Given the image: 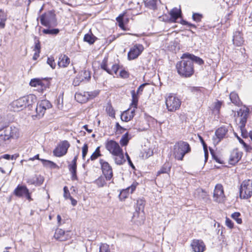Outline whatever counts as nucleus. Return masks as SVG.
<instances>
[{
	"label": "nucleus",
	"instance_id": "f257e3e1",
	"mask_svg": "<svg viewBox=\"0 0 252 252\" xmlns=\"http://www.w3.org/2000/svg\"><path fill=\"white\" fill-rule=\"evenodd\" d=\"M105 147L112 155L113 158L116 164L122 165L126 161L123 150L115 141L113 140L107 141L105 144Z\"/></svg>",
	"mask_w": 252,
	"mask_h": 252
},
{
	"label": "nucleus",
	"instance_id": "f03ea898",
	"mask_svg": "<svg viewBox=\"0 0 252 252\" xmlns=\"http://www.w3.org/2000/svg\"><path fill=\"white\" fill-rule=\"evenodd\" d=\"M182 60L177 62L176 68L178 73L184 77H189L194 73V66L192 61L188 57L184 56L181 57Z\"/></svg>",
	"mask_w": 252,
	"mask_h": 252
},
{
	"label": "nucleus",
	"instance_id": "7ed1b4c3",
	"mask_svg": "<svg viewBox=\"0 0 252 252\" xmlns=\"http://www.w3.org/2000/svg\"><path fill=\"white\" fill-rule=\"evenodd\" d=\"M36 102V97L33 94H29L14 100L10 104L14 111H20L26 107L30 108L32 105Z\"/></svg>",
	"mask_w": 252,
	"mask_h": 252
},
{
	"label": "nucleus",
	"instance_id": "20e7f679",
	"mask_svg": "<svg viewBox=\"0 0 252 252\" xmlns=\"http://www.w3.org/2000/svg\"><path fill=\"white\" fill-rule=\"evenodd\" d=\"M191 151L189 144L183 141L176 142L173 149V156L178 160H182L185 155Z\"/></svg>",
	"mask_w": 252,
	"mask_h": 252
},
{
	"label": "nucleus",
	"instance_id": "39448f33",
	"mask_svg": "<svg viewBox=\"0 0 252 252\" xmlns=\"http://www.w3.org/2000/svg\"><path fill=\"white\" fill-rule=\"evenodd\" d=\"M19 136L17 128L12 126L6 127L0 134V146H3L10 138H16Z\"/></svg>",
	"mask_w": 252,
	"mask_h": 252
},
{
	"label": "nucleus",
	"instance_id": "423d86ee",
	"mask_svg": "<svg viewBox=\"0 0 252 252\" xmlns=\"http://www.w3.org/2000/svg\"><path fill=\"white\" fill-rule=\"evenodd\" d=\"M165 104L168 111L175 112L180 107L181 101L175 94H169L165 97Z\"/></svg>",
	"mask_w": 252,
	"mask_h": 252
},
{
	"label": "nucleus",
	"instance_id": "0eeeda50",
	"mask_svg": "<svg viewBox=\"0 0 252 252\" xmlns=\"http://www.w3.org/2000/svg\"><path fill=\"white\" fill-rule=\"evenodd\" d=\"M41 24L48 28L55 27L57 25L56 14L52 11L43 14L40 17Z\"/></svg>",
	"mask_w": 252,
	"mask_h": 252
},
{
	"label": "nucleus",
	"instance_id": "6e6552de",
	"mask_svg": "<svg viewBox=\"0 0 252 252\" xmlns=\"http://www.w3.org/2000/svg\"><path fill=\"white\" fill-rule=\"evenodd\" d=\"M252 195V179L244 181L240 188V196L243 199H248Z\"/></svg>",
	"mask_w": 252,
	"mask_h": 252
},
{
	"label": "nucleus",
	"instance_id": "1a4fd4ad",
	"mask_svg": "<svg viewBox=\"0 0 252 252\" xmlns=\"http://www.w3.org/2000/svg\"><path fill=\"white\" fill-rule=\"evenodd\" d=\"M144 208V201L138 199L137 201L136 212L134 213L132 220L134 222L141 223L143 220V210Z\"/></svg>",
	"mask_w": 252,
	"mask_h": 252
},
{
	"label": "nucleus",
	"instance_id": "9d476101",
	"mask_svg": "<svg viewBox=\"0 0 252 252\" xmlns=\"http://www.w3.org/2000/svg\"><path fill=\"white\" fill-rule=\"evenodd\" d=\"M51 104L49 101L44 99L39 101L36 108V117L38 119L41 118L44 114L46 110L51 107Z\"/></svg>",
	"mask_w": 252,
	"mask_h": 252
},
{
	"label": "nucleus",
	"instance_id": "9b49d317",
	"mask_svg": "<svg viewBox=\"0 0 252 252\" xmlns=\"http://www.w3.org/2000/svg\"><path fill=\"white\" fill-rule=\"evenodd\" d=\"M70 146L68 141L64 140L59 143L57 147L54 150L53 154L57 157H61L65 155Z\"/></svg>",
	"mask_w": 252,
	"mask_h": 252
},
{
	"label": "nucleus",
	"instance_id": "f8f14e48",
	"mask_svg": "<svg viewBox=\"0 0 252 252\" xmlns=\"http://www.w3.org/2000/svg\"><path fill=\"white\" fill-rule=\"evenodd\" d=\"M99 92L98 91L95 90L93 92H84L83 95L81 93L76 94L75 97L77 101L84 103L87 101L88 99H92L96 96Z\"/></svg>",
	"mask_w": 252,
	"mask_h": 252
},
{
	"label": "nucleus",
	"instance_id": "ddd939ff",
	"mask_svg": "<svg viewBox=\"0 0 252 252\" xmlns=\"http://www.w3.org/2000/svg\"><path fill=\"white\" fill-rule=\"evenodd\" d=\"M99 163L101 165L102 173L105 176L106 180H110L113 177L112 167L108 162L103 159H99Z\"/></svg>",
	"mask_w": 252,
	"mask_h": 252
},
{
	"label": "nucleus",
	"instance_id": "4468645a",
	"mask_svg": "<svg viewBox=\"0 0 252 252\" xmlns=\"http://www.w3.org/2000/svg\"><path fill=\"white\" fill-rule=\"evenodd\" d=\"M213 198L214 201L218 203L224 202L225 195L223 187L221 184H217L214 191Z\"/></svg>",
	"mask_w": 252,
	"mask_h": 252
},
{
	"label": "nucleus",
	"instance_id": "2eb2a0df",
	"mask_svg": "<svg viewBox=\"0 0 252 252\" xmlns=\"http://www.w3.org/2000/svg\"><path fill=\"white\" fill-rule=\"evenodd\" d=\"M144 49L143 46L141 44H136L131 47L128 53L127 58L129 60L136 59L142 53Z\"/></svg>",
	"mask_w": 252,
	"mask_h": 252
},
{
	"label": "nucleus",
	"instance_id": "dca6fc26",
	"mask_svg": "<svg viewBox=\"0 0 252 252\" xmlns=\"http://www.w3.org/2000/svg\"><path fill=\"white\" fill-rule=\"evenodd\" d=\"M243 155V153L238 150V149H234L231 153L229 163L231 165H235L236 164L241 158Z\"/></svg>",
	"mask_w": 252,
	"mask_h": 252
},
{
	"label": "nucleus",
	"instance_id": "f3484780",
	"mask_svg": "<svg viewBox=\"0 0 252 252\" xmlns=\"http://www.w3.org/2000/svg\"><path fill=\"white\" fill-rule=\"evenodd\" d=\"M227 129L225 127L219 128L215 132V135L213 137V140L214 144H218L220 141L224 138Z\"/></svg>",
	"mask_w": 252,
	"mask_h": 252
},
{
	"label": "nucleus",
	"instance_id": "a211bd4d",
	"mask_svg": "<svg viewBox=\"0 0 252 252\" xmlns=\"http://www.w3.org/2000/svg\"><path fill=\"white\" fill-rule=\"evenodd\" d=\"M190 245L194 252H203L205 249V245L201 240H193Z\"/></svg>",
	"mask_w": 252,
	"mask_h": 252
},
{
	"label": "nucleus",
	"instance_id": "6ab92c4d",
	"mask_svg": "<svg viewBox=\"0 0 252 252\" xmlns=\"http://www.w3.org/2000/svg\"><path fill=\"white\" fill-rule=\"evenodd\" d=\"M44 179L40 175H35L33 177L27 179V183L29 185L40 186L43 183Z\"/></svg>",
	"mask_w": 252,
	"mask_h": 252
},
{
	"label": "nucleus",
	"instance_id": "aec40b11",
	"mask_svg": "<svg viewBox=\"0 0 252 252\" xmlns=\"http://www.w3.org/2000/svg\"><path fill=\"white\" fill-rule=\"evenodd\" d=\"M135 109L134 108H129L124 111L121 115V119L122 121L124 122H128L130 121L135 115Z\"/></svg>",
	"mask_w": 252,
	"mask_h": 252
},
{
	"label": "nucleus",
	"instance_id": "412c9836",
	"mask_svg": "<svg viewBox=\"0 0 252 252\" xmlns=\"http://www.w3.org/2000/svg\"><path fill=\"white\" fill-rule=\"evenodd\" d=\"M70 63V59L65 55L61 54L59 56L58 64L61 67H66Z\"/></svg>",
	"mask_w": 252,
	"mask_h": 252
},
{
	"label": "nucleus",
	"instance_id": "4be33fe9",
	"mask_svg": "<svg viewBox=\"0 0 252 252\" xmlns=\"http://www.w3.org/2000/svg\"><path fill=\"white\" fill-rule=\"evenodd\" d=\"M29 189L25 186L18 185L14 189L13 193L17 197L23 196L28 193Z\"/></svg>",
	"mask_w": 252,
	"mask_h": 252
},
{
	"label": "nucleus",
	"instance_id": "5701e85b",
	"mask_svg": "<svg viewBox=\"0 0 252 252\" xmlns=\"http://www.w3.org/2000/svg\"><path fill=\"white\" fill-rule=\"evenodd\" d=\"M244 40L242 33L238 31L234 33L233 42L237 46H240L244 43Z\"/></svg>",
	"mask_w": 252,
	"mask_h": 252
},
{
	"label": "nucleus",
	"instance_id": "b1692460",
	"mask_svg": "<svg viewBox=\"0 0 252 252\" xmlns=\"http://www.w3.org/2000/svg\"><path fill=\"white\" fill-rule=\"evenodd\" d=\"M54 237L60 241H64L68 239V236L65 234L64 231L61 229L56 230L54 234Z\"/></svg>",
	"mask_w": 252,
	"mask_h": 252
},
{
	"label": "nucleus",
	"instance_id": "393cba45",
	"mask_svg": "<svg viewBox=\"0 0 252 252\" xmlns=\"http://www.w3.org/2000/svg\"><path fill=\"white\" fill-rule=\"evenodd\" d=\"M80 80L82 81H88L91 78L90 72L87 70H83L80 71L77 75Z\"/></svg>",
	"mask_w": 252,
	"mask_h": 252
},
{
	"label": "nucleus",
	"instance_id": "a878e982",
	"mask_svg": "<svg viewBox=\"0 0 252 252\" xmlns=\"http://www.w3.org/2000/svg\"><path fill=\"white\" fill-rule=\"evenodd\" d=\"M184 56L185 57H188L189 59L192 61V63L193 62L196 63L199 65H201L204 63V61L203 60L199 57L194 56V55L190 54L189 53H185L184 54Z\"/></svg>",
	"mask_w": 252,
	"mask_h": 252
},
{
	"label": "nucleus",
	"instance_id": "bb28decb",
	"mask_svg": "<svg viewBox=\"0 0 252 252\" xmlns=\"http://www.w3.org/2000/svg\"><path fill=\"white\" fill-rule=\"evenodd\" d=\"M171 18L175 21L181 15V11L180 9L175 7L173 8L169 13Z\"/></svg>",
	"mask_w": 252,
	"mask_h": 252
},
{
	"label": "nucleus",
	"instance_id": "cd10ccee",
	"mask_svg": "<svg viewBox=\"0 0 252 252\" xmlns=\"http://www.w3.org/2000/svg\"><path fill=\"white\" fill-rule=\"evenodd\" d=\"M7 20L6 14L1 9H0V28L4 29L5 26V22Z\"/></svg>",
	"mask_w": 252,
	"mask_h": 252
},
{
	"label": "nucleus",
	"instance_id": "c85d7f7f",
	"mask_svg": "<svg viewBox=\"0 0 252 252\" xmlns=\"http://www.w3.org/2000/svg\"><path fill=\"white\" fill-rule=\"evenodd\" d=\"M76 168L77 164L71 163L68 165L69 170L72 175L71 179L72 180H77Z\"/></svg>",
	"mask_w": 252,
	"mask_h": 252
},
{
	"label": "nucleus",
	"instance_id": "c756f323",
	"mask_svg": "<svg viewBox=\"0 0 252 252\" xmlns=\"http://www.w3.org/2000/svg\"><path fill=\"white\" fill-rule=\"evenodd\" d=\"M131 94L132 95V102L130 106L135 109L137 108L138 98L134 90L131 91Z\"/></svg>",
	"mask_w": 252,
	"mask_h": 252
},
{
	"label": "nucleus",
	"instance_id": "7c9ffc66",
	"mask_svg": "<svg viewBox=\"0 0 252 252\" xmlns=\"http://www.w3.org/2000/svg\"><path fill=\"white\" fill-rule=\"evenodd\" d=\"M153 154V152L151 149H145L141 152L140 157L143 159H146L152 156Z\"/></svg>",
	"mask_w": 252,
	"mask_h": 252
},
{
	"label": "nucleus",
	"instance_id": "2f4dec72",
	"mask_svg": "<svg viewBox=\"0 0 252 252\" xmlns=\"http://www.w3.org/2000/svg\"><path fill=\"white\" fill-rule=\"evenodd\" d=\"M171 166L169 163H165L158 172V175L163 173H167L170 171Z\"/></svg>",
	"mask_w": 252,
	"mask_h": 252
},
{
	"label": "nucleus",
	"instance_id": "473e14b6",
	"mask_svg": "<svg viewBox=\"0 0 252 252\" xmlns=\"http://www.w3.org/2000/svg\"><path fill=\"white\" fill-rule=\"evenodd\" d=\"M229 97L231 102L233 103H234L236 105H238L239 104L240 99L238 94L236 93H231L229 95Z\"/></svg>",
	"mask_w": 252,
	"mask_h": 252
},
{
	"label": "nucleus",
	"instance_id": "72a5a7b5",
	"mask_svg": "<svg viewBox=\"0 0 252 252\" xmlns=\"http://www.w3.org/2000/svg\"><path fill=\"white\" fill-rule=\"evenodd\" d=\"M30 85L34 87H42L43 83L40 79L34 78L31 80Z\"/></svg>",
	"mask_w": 252,
	"mask_h": 252
},
{
	"label": "nucleus",
	"instance_id": "f704fd0d",
	"mask_svg": "<svg viewBox=\"0 0 252 252\" xmlns=\"http://www.w3.org/2000/svg\"><path fill=\"white\" fill-rule=\"evenodd\" d=\"M129 140V138L128 137V132H126L122 136L120 141V143L122 146H125L127 145Z\"/></svg>",
	"mask_w": 252,
	"mask_h": 252
},
{
	"label": "nucleus",
	"instance_id": "c9c22d12",
	"mask_svg": "<svg viewBox=\"0 0 252 252\" xmlns=\"http://www.w3.org/2000/svg\"><path fill=\"white\" fill-rule=\"evenodd\" d=\"M137 185V183L134 182L130 187L127 188L126 190H124L123 191H122L120 193V195H123V194H125L127 191H130V193H132L133 192V191L135 189Z\"/></svg>",
	"mask_w": 252,
	"mask_h": 252
},
{
	"label": "nucleus",
	"instance_id": "e433bc0d",
	"mask_svg": "<svg viewBox=\"0 0 252 252\" xmlns=\"http://www.w3.org/2000/svg\"><path fill=\"white\" fill-rule=\"evenodd\" d=\"M158 0H150L145 2L146 5L149 8L155 10L157 9V3Z\"/></svg>",
	"mask_w": 252,
	"mask_h": 252
},
{
	"label": "nucleus",
	"instance_id": "4c0bfd02",
	"mask_svg": "<svg viewBox=\"0 0 252 252\" xmlns=\"http://www.w3.org/2000/svg\"><path fill=\"white\" fill-rule=\"evenodd\" d=\"M42 32L44 34H46L57 35L59 32V30L58 29H44L43 30Z\"/></svg>",
	"mask_w": 252,
	"mask_h": 252
},
{
	"label": "nucleus",
	"instance_id": "58836bf2",
	"mask_svg": "<svg viewBox=\"0 0 252 252\" xmlns=\"http://www.w3.org/2000/svg\"><path fill=\"white\" fill-rule=\"evenodd\" d=\"M84 40L90 44H93L95 41V38L93 35L86 34L84 37Z\"/></svg>",
	"mask_w": 252,
	"mask_h": 252
},
{
	"label": "nucleus",
	"instance_id": "ea45409f",
	"mask_svg": "<svg viewBox=\"0 0 252 252\" xmlns=\"http://www.w3.org/2000/svg\"><path fill=\"white\" fill-rule=\"evenodd\" d=\"M94 183L99 188L103 187L105 184V180L104 177L100 176L95 181Z\"/></svg>",
	"mask_w": 252,
	"mask_h": 252
},
{
	"label": "nucleus",
	"instance_id": "a19ab883",
	"mask_svg": "<svg viewBox=\"0 0 252 252\" xmlns=\"http://www.w3.org/2000/svg\"><path fill=\"white\" fill-rule=\"evenodd\" d=\"M41 161H42L44 166H48L52 168H54L57 166L56 164L52 161L45 159H41Z\"/></svg>",
	"mask_w": 252,
	"mask_h": 252
},
{
	"label": "nucleus",
	"instance_id": "79ce46f5",
	"mask_svg": "<svg viewBox=\"0 0 252 252\" xmlns=\"http://www.w3.org/2000/svg\"><path fill=\"white\" fill-rule=\"evenodd\" d=\"M106 111L109 116L115 117V112L111 105L108 104L106 108Z\"/></svg>",
	"mask_w": 252,
	"mask_h": 252
},
{
	"label": "nucleus",
	"instance_id": "37998d69",
	"mask_svg": "<svg viewBox=\"0 0 252 252\" xmlns=\"http://www.w3.org/2000/svg\"><path fill=\"white\" fill-rule=\"evenodd\" d=\"M241 214L239 212H234L231 215V218L236 220L238 224H241L242 222V219L240 218Z\"/></svg>",
	"mask_w": 252,
	"mask_h": 252
},
{
	"label": "nucleus",
	"instance_id": "c03bdc74",
	"mask_svg": "<svg viewBox=\"0 0 252 252\" xmlns=\"http://www.w3.org/2000/svg\"><path fill=\"white\" fill-rule=\"evenodd\" d=\"M123 16L124 14L119 15L116 18V20L119 23V26L123 30L126 31V29L125 28V25L123 22Z\"/></svg>",
	"mask_w": 252,
	"mask_h": 252
},
{
	"label": "nucleus",
	"instance_id": "a18cd8bd",
	"mask_svg": "<svg viewBox=\"0 0 252 252\" xmlns=\"http://www.w3.org/2000/svg\"><path fill=\"white\" fill-rule=\"evenodd\" d=\"M119 69V65L118 64L115 63L112 66L111 69L109 68V71L108 70V73L109 74H112V75L114 73L116 74Z\"/></svg>",
	"mask_w": 252,
	"mask_h": 252
},
{
	"label": "nucleus",
	"instance_id": "49530a36",
	"mask_svg": "<svg viewBox=\"0 0 252 252\" xmlns=\"http://www.w3.org/2000/svg\"><path fill=\"white\" fill-rule=\"evenodd\" d=\"M56 103L59 109H62L63 107V96L60 95L56 100Z\"/></svg>",
	"mask_w": 252,
	"mask_h": 252
},
{
	"label": "nucleus",
	"instance_id": "de8ad7c7",
	"mask_svg": "<svg viewBox=\"0 0 252 252\" xmlns=\"http://www.w3.org/2000/svg\"><path fill=\"white\" fill-rule=\"evenodd\" d=\"M47 63L51 66L52 69L56 67V64L55 63V60L53 57H48L47 61Z\"/></svg>",
	"mask_w": 252,
	"mask_h": 252
},
{
	"label": "nucleus",
	"instance_id": "09e8293b",
	"mask_svg": "<svg viewBox=\"0 0 252 252\" xmlns=\"http://www.w3.org/2000/svg\"><path fill=\"white\" fill-rule=\"evenodd\" d=\"M99 252H110L109 245L106 244L101 245Z\"/></svg>",
	"mask_w": 252,
	"mask_h": 252
},
{
	"label": "nucleus",
	"instance_id": "8fccbe9b",
	"mask_svg": "<svg viewBox=\"0 0 252 252\" xmlns=\"http://www.w3.org/2000/svg\"><path fill=\"white\" fill-rule=\"evenodd\" d=\"M202 18V15L199 13H193L192 15L193 20L196 22L201 21Z\"/></svg>",
	"mask_w": 252,
	"mask_h": 252
},
{
	"label": "nucleus",
	"instance_id": "3c124183",
	"mask_svg": "<svg viewBox=\"0 0 252 252\" xmlns=\"http://www.w3.org/2000/svg\"><path fill=\"white\" fill-rule=\"evenodd\" d=\"M88 151V146L87 144H85L82 147V158L85 159V158L87 154Z\"/></svg>",
	"mask_w": 252,
	"mask_h": 252
},
{
	"label": "nucleus",
	"instance_id": "603ef678",
	"mask_svg": "<svg viewBox=\"0 0 252 252\" xmlns=\"http://www.w3.org/2000/svg\"><path fill=\"white\" fill-rule=\"evenodd\" d=\"M63 192V196L65 199H69V198L71 197L66 186L64 187Z\"/></svg>",
	"mask_w": 252,
	"mask_h": 252
},
{
	"label": "nucleus",
	"instance_id": "864d4df0",
	"mask_svg": "<svg viewBox=\"0 0 252 252\" xmlns=\"http://www.w3.org/2000/svg\"><path fill=\"white\" fill-rule=\"evenodd\" d=\"M225 225L230 229L233 228L234 224L231 220L229 218H226L225 219Z\"/></svg>",
	"mask_w": 252,
	"mask_h": 252
},
{
	"label": "nucleus",
	"instance_id": "5fc2aeb1",
	"mask_svg": "<svg viewBox=\"0 0 252 252\" xmlns=\"http://www.w3.org/2000/svg\"><path fill=\"white\" fill-rule=\"evenodd\" d=\"M221 105H222V102L221 101H217L215 103V105L214 108V111H216L219 113L220 111V109L221 106Z\"/></svg>",
	"mask_w": 252,
	"mask_h": 252
},
{
	"label": "nucleus",
	"instance_id": "6e6d98bb",
	"mask_svg": "<svg viewBox=\"0 0 252 252\" xmlns=\"http://www.w3.org/2000/svg\"><path fill=\"white\" fill-rule=\"evenodd\" d=\"M247 122V118L244 116L240 121V126H239L240 128H244L245 127L246 123Z\"/></svg>",
	"mask_w": 252,
	"mask_h": 252
},
{
	"label": "nucleus",
	"instance_id": "4d7b16f0",
	"mask_svg": "<svg viewBox=\"0 0 252 252\" xmlns=\"http://www.w3.org/2000/svg\"><path fill=\"white\" fill-rule=\"evenodd\" d=\"M40 41L37 40L35 42L34 50L36 52H40Z\"/></svg>",
	"mask_w": 252,
	"mask_h": 252
},
{
	"label": "nucleus",
	"instance_id": "13d9d810",
	"mask_svg": "<svg viewBox=\"0 0 252 252\" xmlns=\"http://www.w3.org/2000/svg\"><path fill=\"white\" fill-rule=\"evenodd\" d=\"M100 156V153H97L94 152L93 153V154L91 155V156L90 157V159L92 160H94L96 159Z\"/></svg>",
	"mask_w": 252,
	"mask_h": 252
},
{
	"label": "nucleus",
	"instance_id": "bf43d9fd",
	"mask_svg": "<svg viewBox=\"0 0 252 252\" xmlns=\"http://www.w3.org/2000/svg\"><path fill=\"white\" fill-rule=\"evenodd\" d=\"M82 82V80H80V79H79V77L77 76L74 79L73 84L75 86H78L79 85L80 83Z\"/></svg>",
	"mask_w": 252,
	"mask_h": 252
},
{
	"label": "nucleus",
	"instance_id": "052dcab7",
	"mask_svg": "<svg viewBox=\"0 0 252 252\" xmlns=\"http://www.w3.org/2000/svg\"><path fill=\"white\" fill-rule=\"evenodd\" d=\"M147 84L146 83H144V84H143L142 85H141L138 88L137 90V94H139L140 93H141L143 90V89L145 87V85H146Z\"/></svg>",
	"mask_w": 252,
	"mask_h": 252
},
{
	"label": "nucleus",
	"instance_id": "680f3d73",
	"mask_svg": "<svg viewBox=\"0 0 252 252\" xmlns=\"http://www.w3.org/2000/svg\"><path fill=\"white\" fill-rule=\"evenodd\" d=\"M120 76L123 78H126L128 77V73L127 72L124 70H121L120 73Z\"/></svg>",
	"mask_w": 252,
	"mask_h": 252
},
{
	"label": "nucleus",
	"instance_id": "e2e57ef3",
	"mask_svg": "<svg viewBox=\"0 0 252 252\" xmlns=\"http://www.w3.org/2000/svg\"><path fill=\"white\" fill-rule=\"evenodd\" d=\"M101 68L105 70L107 72H108V70L109 71V68H108L107 64L105 62H104V61L101 64Z\"/></svg>",
	"mask_w": 252,
	"mask_h": 252
},
{
	"label": "nucleus",
	"instance_id": "0e129e2a",
	"mask_svg": "<svg viewBox=\"0 0 252 252\" xmlns=\"http://www.w3.org/2000/svg\"><path fill=\"white\" fill-rule=\"evenodd\" d=\"M126 158H127V161H128V163H129V165H130L131 167H132L133 168H134V165L133 164V163H132V162L131 160H130V158H129V157L127 153H126Z\"/></svg>",
	"mask_w": 252,
	"mask_h": 252
},
{
	"label": "nucleus",
	"instance_id": "69168bd1",
	"mask_svg": "<svg viewBox=\"0 0 252 252\" xmlns=\"http://www.w3.org/2000/svg\"><path fill=\"white\" fill-rule=\"evenodd\" d=\"M69 199L71 200V204L73 206L76 205L77 202L75 199H74L72 196L69 198Z\"/></svg>",
	"mask_w": 252,
	"mask_h": 252
},
{
	"label": "nucleus",
	"instance_id": "338daca9",
	"mask_svg": "<svg viewBox=\"0 0 252 252\" xmlns=\"http://www.w3.org/2000/svg\"><path fill=\"white\" fill-rule=\"evenodd\" d=\"M116 128H117V130H126V128H125L124 127H123L122 126H121L118 123H117L116 124Z\"/></svg>",
	"mask_w": 252,
	"mask_h": 252
},
{
	"label": "nucleus",
	"instance_id": "774afa93",
	"mask_svg": "<svg viewBox=\"0 0 252 252\" xmlns=\"http://www.w3.org/2000/svg\"><path fill=\"white\" fill-rule=\"evenodd\" d=\"M39 53H40V52L35 51V53L34 54V55H33V58H32V59H33V60H37V58L39 57Z\"/></svg>",
	"mask_w": 252,
	"mask_h": 252
}]
</instances>
